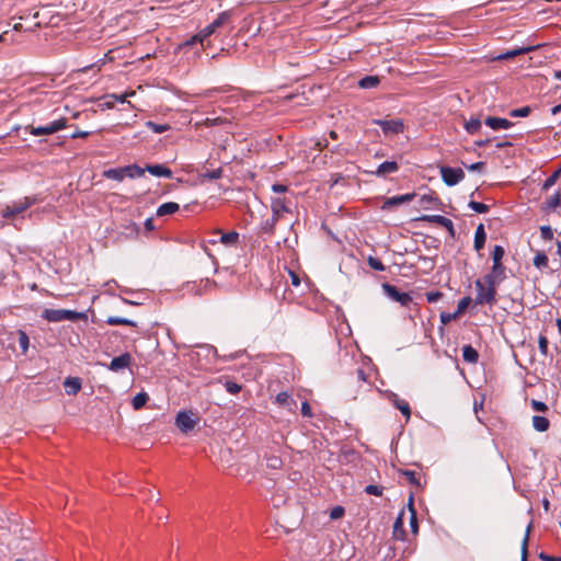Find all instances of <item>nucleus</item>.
<instances>
[{
    "label": "nucleus",
    "instance_id": "nucleus-25",
    "mask_svg": "<svg viewBox=\"0 0 561 561\" xmlns=\"http://www.w3.org/2000/svg\"><path fill=\"white\" fill-rule=\"evenodd\" d=\"M403 516H404V511H401L400 514L398 515L394 524H393V538L397 539V540H403L404 539V529H403Z\"/></svg>",
    "mask_w": 561,
    "mask_h": 561
},
{
    "label": "nucleus",
    "instance_id": "nucleus-47",
    "mask_svg": "<svg viewBox=\"0 0 561 561\" xmlns=\"http://www.w3.org/2000/svg\"><path fill=\"white\" fill-rule=\"evenodd\" d=\"M560 173H561V168L556 170L549 178L546 179L542 188L548 190L550 186L554 185Z\"/></svg>",
    "mask_w": 561,
    "mask_h": 561
},
{
    "label": "nucleus",
    "instance_id": "nucleus-28",
    "mask_svg": "<svg viewBox=\"0 0 561 561\" xmlns=\"http://www.w3.org/2000/svg\"><path fill=\"white\" fill-rule=\"evenodd\" d=\"M180 206L178 203L168 202L160 205L157 209V216L162 217L165 215H172L179 210Z\"/></svg>",
    "mask_w": 561,
    "mask_h": 561
},
{
    "label": "nucleus",
    "instance_id": "nucleus-3",
    "mask_svg": "<svg viewBox=\"0 0 561 561\" xmlns=\"http://www.w3.org/2000/svg\"><path fill=\"white\" fill-rule=\"evenodd\" d=\"M477 296L476 302L479 305L488 304L493 305L495 302V285H486L480 279H477L476 283Z\"/></svg>",
    "mask_w": 561,
    "mask_h": 561
},
{
    "label": "nucleus",
    "instance_id": "nucleus-56",
    "mask_svg": "<svg viewBox=\"0 0 561 561\" xmlns=\"http://www.w3.org/2000/svg\"><path fill=\"white\" fill-rule=\"evenodd\" d=\"M221 175H222L221 168H217L215 170L207 171L206 173H204V178L209 179V180H218L221 178Z\"/></svg>",
    "mask_w": 561,
    "mask_h": 561
},
{
    "label": "nucleus",
    "instance_id": "nucleus-30",
    "mask_svg": "<svg viewBox=\"0 0 561 561\" xmlns=\"http://www.w3.org/2000/svg\"><path fill=\"white\" fill-rule=\"evenodd\" d=\"M126 178L136 179L141 178L145 174L146 168H140L137 164H129L125 167Z\"/></svg>",
    "mask_w": 561,
    "mask_h": 561
},
{
    "label": "nucleus",
    "instance_id": "nucleus-27",
    "mask_svg": "<svg viewBox=\"0 0 561 561\" xmlns=\"http://www.w3.org/2000/svg\"><path fill=\"white\" fill-rule=\"evenodd\" d=\"M462 358L467 363L476 364L479 359V353L473 346L465 345L462 347Z\"/></svg>",
    "mask_w": 561,
    "mask_h": 561
},
{
    "label": "nucleus",
    "instance_id": "nucleus-45",
    "mask_svg": "<svg viewBox=\"0 0 561 561\" xmlns=\"http://www.w3.org/2000/svg\"><path fill=\"white\" fill-rule=\"evenodd\" d=\"M531 112L529 106H523L519 108L512 110L510 112V116L512 117H527Z\"/></svg>",
    "mask_w": 561,
    "mask_h": 561
},
{
    "label": "nucleus",
    "instance_id": "nucleus-38",
    "mask_svg": "<svg viewBox=\"0 0 561 561\" xmlns=\"http://www.w3.org/2000/svg\"><path fill=\"white\" fill-rule=\"evenodd\" d=\"M146 126L154 134H162L170 129V126L168 124H157L151 121L146 122Z\"/></svg>",
    "mask_w": 561,
    "mask_h": 561
},
{
    "label": "nucleus",
    "instance_id": "nucleus-14",
    "mask_svg": "<svg viewBox=\"0 0 561 561\" xmlns=\"http://www.w3.org/2000/svg\"><path fill=\"white\" fill-rule=\"evenodd\" d=\"M414 196H415L414 193H408V194H403V195H397V196L388 197L383 202V204L381 206V209L385 210V209H389V208L399 206L401 204L409 203V202H411L414 198Z\"/></svg>",
    "mask_w": 561,
    "mask_h": 561
},
{
    "label": "nucleus",
    "instance_id": "nucleus-41",
    "mask_svg": "<svg viewBox=\"0 0 561 561\" xmlns=\"http://www.w3.org/2000/svg\"><path fill=\"white\" fill-rule=\"evenodd\" d=\"M367 264L370 268L378 271V272H383L386 270V266L383 265V263L378 257H375L371 255L368 256Z\"/></svg>",
    "mask_w": 561,
    "mask_h": 561
},
{
    "label": "nucleus",
    "instance_id": "nucleus-43",
    "mask_svg": "<svg viewBox=\"0 0 561 561\" xmlns=\"http://www.w3.org/2000/svg\"><path fill=\"white\" fill-rule=\"evenodd\" d=\"M534 265L537 268H543L548 265V256L543 252H539L534 257Z\"/></svg>",
    "mask_w": 561,
    "mask_h": 561
},
{
    "label": "nucleus",
    "instance_id": "nucleus-55",
    "mask_svg": "<svg viewBox=\"0 0 561 561\" xmlns=\"http://www.w3.org/2000/svg\"><path fill=\"white\" fill-rule=\"evenodd\" d=\"M530 404H531V408L537 411V412H546L548 411V405L542 402V401H538V400H535L533 399L530 401Z\"/></svg>",
    "mask_w": 561,
    "mask_h": 561
},
{
    "label": "nucleus",
    "instance_id": "nucleus-48",
    "mask_svg": "<svg viewBox=\"0 0 561 561\" xmlns=\"http://www.w3.org/2000/svg\"><path fill=\"white\" fill-rule=\"evenodd\" d=\"M530 528H531V524L528 525L527 529H526V534H525V537L523 539V545H522V561H526L527 560V543H528V538H529V531H530Z\"/></svg>",
    "mask_w": 561,
    "mask_h": 561
},
{
    "label": "nucleus",
    "instance_id": "nucleus-44",
    "mask_svg": "<svg viewBox=\"0 0 561 561\" xmlns=\"http://www.w3.org/2000/svg\"><path fill=\"white\" fill-rule=\"evenodd\" d=\"M504 248L502 245H495L492 251V260L495 264H502V259L504 256Z\"/></svg>",
    "mask_w": 561,
    "mask_h": 561
},
{
    "label": "nucleus",
    "instance_id": "nucleus-34",
    "mask_svg": "<svg viewBox=\"0 0 561 561\" xmlns=\"http://www.w3.org/2000/svg\"><path fill=\"white\" fill-rule=\"evenodd\" d=\"M465 128L469 134L473 135L480 130L481 121L479 118L471 117L468 122H466Z\"/></svg>",
    "mask_w": 561,
    "mask_h": 561
},
{
    "label": "nucleus",
    "instance_id": "nucleus-20",
    "mask_svg": "<svg viewBox=\"0 0 561 561\" xmlns=\"http://www.w3.org/2000/svg\"><path fill=\"white\" fill-rule=\"evenodd\" d=\"M485 125H488L490 128L494 129V130H497V129H507L510 128L513 124L512 122H510L508 119L506 118H502V117H488L485 119Z\"/></svg>",
    "mask_w": 561,
    "mask_h": 561
},
{
    "label": "nucleus",
    "instance_id": "nucleus-35",
    "mask_svg": "<svg viewBox=\"0 0 561 561\" xmlns=\"http://www.w3.org/2000/svg\"><path fill=\"white\" fill-rule=\"evenodd\" d=\"M561 204V191L556 192L546 202L547 209H556Z\"/></svg>",
    "mask_w": 561,
    "mask_h": 561
},
{
    "label": "nucleus",
    "instance_id": "nucleus-46",
    "mask_svg": "<svg viewBox=\"0 0 561 561\" xmlns=\"http://www.w3.org/2000/svg\"><path fill=\"white\" fill-rule=\"evenodd\" d=\"M412 501H413V497L410 496V500H409V507H410V511H411L410 525H411L412 530L414 533H416L417 531V519H416V513H415V510L413 507Z\"/></svg>",
    "mask_w": 561,
    "mask_h": 561
},
{
    "label": "nucleus",
    "instance_id": "nucleus-37",
    "mask_svg": "<svg viewBox=\"0 0 561 561\" xmlns=\"http://www.w3.org/2000/svg\"><path fill=\"white\" fill-rule=\"evenodd\" d=\"M399 473L403 476L410 484L416 486L420 485V479L417 478L416 472L412 470H400Z\"/></svg>",
    "mask_w": 561,
    "mask_h": 561
},
{
    "label": "nucleus",
    "instance_id": "nucleus-62",
    "mask_svg": "<svg viewBox=\"0 0 561 561\" xmlns=\"http://www.w3.org/2000/svg\"><path fill=\"white\" fill-rule=\"evenodd\" d=\"M288 187L284 184L275 183L272 185V191L277 194L287 192Z\"/></svg>",
    "mask_w": 561,
    "mask_h": 561
},
{
    "label": "nucleus",
    "instance_id": "nucleus-12",
    "mask_svg": "<svg viewBox=\"0 0 561 561\" xmlns=\"http://www.w3.org/2000/svg\"><path fill=\"white\" fill-rule=\"evenodd\" d=\"M504 277V266L502 264L493 263L491 272L484 277V283L486 285L496 286L500 282L503 280Z\"/></svg>",
    "mask_w": 561,
    "mask_h": 561
},
{
    "label": "nucleus",
    "instance_id": "nucleus-31",
    "mask_svg": "<svg viewBox=\"0 0 561 561\" xmlns=\"http://www.w3.org/2000/svg\"><path fill=\"white\" fill-rule=\"evenodd\" d=\"M380 80L377 76H366L362 78L358 82V85L362 89H371L376 88L379 84Z\"/></svg>",
    "mask_w": 561,
    "mask_h": 561
},
{
    "label": "nucleus",
    "instance_id": "nucleus-7",
    "mask_svg": "<svg viewBox=\"0 0 561 561\" xmlns=\"http://www.w3.org/2000/svg\"><path fill=\"white\" fill-rule=\"evenodd\" d=\"M440 175L447 186H455L465 178L462 169L451 167H442Z\"/></svg>",
    "mask_w": 561,
    "mask_h": 561
},
{
    "label": "nucleus",
    "instance_id": "nucleus-21",
    "mask_svg": "<svg viewBox=\"0 0 561 561\" xmlns=\"http://www.w3.org/2000/svg\"><path fill=\"white\" fill-rule=\"evenodd\" d=\"M391 402L398 410L401 411V413L405 416V420L409 421L411 417V409L409 403L405 400L400 399L396 393H392Z\"/></svg>",
    "mask_w": 561,
    "mask_h": 561
},
{
    "label": "nucleus",
    "instance_id": "nucleus-49",
    "mask_svg": "<svg viewBox=\"0 0 561 561\" xmlns=\"http://www.w3.org/2000/svg\"><path fill=\"white\" fill-rule=\"evenodd\" d=\"M540 236L545 241H551L553 239L552 228L550 226H541Z\"/></svg>",
    "mask_w": 561,
    "mask_h": 561
},
{
    "label": "nucleus",
    "instance_id": "nucleus-50",
    "mask_svg": "<svg viewBox=\"0 0 561 561\" xmlns=\"http://www.w3.org/2000/svg\"><path fill=\"white\" fill-rule=\"evenodd\" d=\"M548 339L545 335H539L538 339V346L541 355L547 356L548 355Z\"/></svg>",
    "mask_w": 561,
    "mask_h": 561
},
{
    "label": "nucleus",
    "instance_id": "nucleus-32",
    "mask_svg": "<svg viewBox=\"0 0 561 561\" xmlns=\"http://www.w3.org/2000/svg\"><path fill=\"white\" fill-rule=\"evenodd\" d=\"M106 323L110 325H129V327H136L137 323L130 319L122 318V317H108L106 319Z\"/></svg>",
    "mask_w": 561,
    "mask_h": 561
},
{
    "label": "nucleus",
    "instance_id": "nucleus-39",
    "mask_svg": "<svg viewBox=\"0 0 561 561\" xmlns=\"http://www.w3.org/2000/svg\"><path fill=\"white\" fill-rule=\"evenodd\" d=\"M62 316H64V321H66V320L77 321V320L85 318V314L83 312H78V311L68 310V309H64Z\"/></svg>",
    "mask_w": 561,
    "mask_h": 561
},
{
    "label": "nucleus",
    "instance_id": "nucleus-61",
    "mask_svg": "<svg viewBox=\"0 0 561 561\" xmlns=\"http://www.w3.org/2000/svg\"><path fill=\"white\" fill-rule=\"evenodd\" d=\"M225 122H226V119L220 118V117H215V118L207 117V118H206V125H207V126L221 125V124H224Z\"/></svg>",
    "mask_w": 561,
    "mask_h": 561
},
{
    "label": "nucleus",
    "instance_id": "nucleus-57",
    "mask_svg": "<svg viewBox=\"0 0 561 561\" xmlns=\"http://www.w3.org/2000/svg\"><path fill=\"white\" fill-rule=\"evenodd\" d=\"M344 513H345L344 507L337 505L331 510L330 517H331V519H339V518L343 517Z\"/></svg>",
    "mask_w": 561,
    "mask_h": 561
},
{
    "label": "nucleus",
    "instance_id": "nucleus-33",
    "mask_svg": "<svg viewBox=\"0 0 561 561\" xmlns=\"http://www.w3.org/2000/svg\"><path fill=\"white\" fill-rule=\"evenodd\" d=\"M148 399L149 397L146 392H139L133 398L131 405L135 410H139L147 403Z\"/></svg>",
    "mask_w": 561,
    "mask_h": 561
},
{
    "label": "nucleus",
    "instance_id": "nucleus-22",
    "mask_svg": "<svg viewBox=\"0 0 561 561\" xmlns=\"http://www.w3.org/2000/svg\"><path fill=\"white\" fill-rule=\"evenodd\" d=\"M485 240H486V233L484 230V226L482 224H480L477 227L476 232H474V241H473L474 250L479 252L481 249H483V247L485 244Z\"/></svg>",
    "mask_w": 561,
    "mask_h": 561
},
{
    "label": "nucleus",
    "instance_id": "nucleus-8",
    "mask_svg": "<svg viewBox=\"0 0 561 561\" xmlns=\"http://www.w3.org/2000/svg\"><path fill=\"white\" fill-rule=\"evenodd\" d=\"M374 124L378 125L386 135H397L402 133L404 129V125L401 119H374Z\"/></svg>",
    "mask_w": 561,
    "mask_h": 561
},
{
    "label": "nucleus",
    "instance_id": "nucleus-16",
    "mask_svg": "<svg viewBox=\"0 0 561 561\" xmlns=\"http://www.w3.org/2000/svg\"><path fill=\"white\" fill-rule=\"evenodd\" d=\"M399 170V164L396 161H385L380 163L374 175L378 178H385L387 174L396 173Z\"/></svg>",
    "mask_w": 561,
    "mask_h": 561
},
{
    "label": "nucleus",
    "instance_id": "nucleus-10",
    "mask_svg": "<svg viewBox=\"0 0 561 561\" xmlns=\"http://www.w3.org/2000/svg\"><path fill=\"white\" fill-rule=\"evenodd\" d=\"M215 286L216 282L210 280L209 278H205L202 279L198 284H187V291L193 293L195 296H202L209 291Z\"/></svg>",
    "mask_w": 561,
    "mask_h": 561
},
{
    "label": "nucleus",
    "instance_id": "nucleus-17",
    "mask_svg": "<svg viewBox=\"0 0 561 561\" xmlns=\"http://www.w3.org/2000/svg\"><path fill=\"white\" fill-rule=\"evenodd\" d=\"M146 171L158 178H172V170L164 164H148Z\"/></svg>",
    "mask_w": 561,
    "mask_h": 561
},
{
    "label": "nucleus",
    "instance_id": "nucleus-26",
    "mask_svg": "<svg viewBox=\"0 0 561 561\" xmlns=\"http://www.w3.org/2000/svg\"><path fill=\"white\" fill-rule=\"evenodd\" d=\"M67 394H76L81 389V381L77 377H68L64 382Z\"/></svg>",
    "mask_w": 561,
    "mask_h": 561
},
{
    "label": "nucleus",
    "instance_id": "nucleus-23",
    "mask_svg": "<svg viewBox=\"0 0 561 561\" xmlns=\"http://www.w3.org/2000/svg\"><path fill=\"white\" fill-rule=\"evenodd\" d=\"M105 179L122 182L126 178L125 167L107 169L102 174Z\"/></svg>",
    "mask_w": 561,
    "mask_h": 561
},
{
    "label": "nucleus",
    "instance_id": "nucleus-13",
    "mask_svg": "<svg viewBox=\"0 0 561 561\" xmlns=\"http://www.w3.org/2000/svg\"><path fill=\"white\" fill-rule=\"evenodd\" d=\"M39 12L36 11L32 15V23L23 24L22 22L14 23L12 30L15 32H35L42 26V22L38 20Z\"/></svg>",
    "mask_w": 561,
    "mask_h": 561
},
{
    "label": "nucleus",
    "instance_id": "nucleus-42",
    "mask_svg": "<svg viewBox=\"0 0 561 561\" xmlns=\"http://www.w3.org/2000/svg\"><path fill=\"white\" fill-rule=\"evenodd\" d=\"M468 206L478 214H485L489 211V206L480 202L470 201Z\"/></svg>",
    "mask_w": 561,
    "mask_h": 561
},
{
    "label": "nucleus",
    "instance_id": "nucleus-18",
    "mask_svg": "<svg viewBox=\"0 0 561 561\" xmlns=\"http://www.w3.org/2000/svg\"><path fill=\"white\" fill-rule=\"evenodd\" d=\"M215 233L219 234L218 241L226 247H234L239 242V233L237 231L224 233L221 230H217Z\"/></svg>",
    "mask_w": 561,
    "mask_h": 561
},
{
    "label": "nucleus",
    "instance_id": "nucleus-19",
    "mask_svg": "<svg viewBox=\"0 0 561 561\" xmlns=\"http://www.w3.org/2000/svg\"><path fill=\"white\" fill-rule=\"evenodd\" d=\"M534 49H535L534 46H527V47H519V48H515V49H510V50H506L505 53H502L499 56H496L495 59L496 60H507V59L514 58L516 56L529 53V51H531Z\"/></svg>",
    "mask_w": 561,
    "mask_h": 561
},
{
    "label": "nucleus",
    "instance_id": "nucleus-9",
    "mask_svg": "<svg viewBox=\"0 0 561 561\" xmlns=\"http://www.w3.org/2000/svg\"><path fill=\"white\" fill-rule=\"evenodd\" d=\"M420 220L426 221L430 224H436L447 229L450 237H455V228L453 221L442 215H423L420 217Z\"/></svg>",
    "mask_w": 561,
    "mask_h": 561
},
{
    "label": "nucleus",
    "instance_id": "nucleus-29",
    "mask_svg": "<svg viewBox=\"0 0 561 561\" xmlns=\"http://www.w3.org/2000/svg\"><path fill=\"white\" fill-rule=\"evenodd\" d=\"M531 422L534 430L537 432H546L549 430L550 422L546 416L534 415Z\"/></svg>",
    "mask_w": 561,
    "mask_h": 561
},
{
    "label": "nucleus",
    "instance_id": "nucleus-54",
    "mask_svg": "<svg viewBox=\"0 0 561 561\" xmlns=\"http://www.w3.org/2000/svg\"><path fill=\"white\" fill-rule=\"evenodd\" d=\"M425 295H426V300H427L430 304L437 302V301L443 297V293H442V291H438V290H435V291H428V293H426Z\"/></svg>",
    "mask_w": 561,
    "mask_h": 561
},
{
    "label": "nucleus",
    "instance_id": "nucleus-64",
    "mask_svg": "<svg viewBox=\"0 0 561 561\" xmlns=\"http://www.w3.org/2000/svg\"><path fill=\"white\" fill-rule=\"evenodd\" d=\"M540 560L542 561H561V557L557 556H549L543 552L539 554Z\"/></svg>",
    "mask_w": 561,
    "mask_h": 561
},
{
    "label": "nucleus",
    "instance_id": "nucleus-53",
    "mask_svg": "<svg viewBox=\"0 0 561 561\" xmlns=\"http://www.w3.org/2000/svg\"><path fill=\"white\" fill-rule=\"evenodd\" d=\"M365 492L369 495L380 496L382 494V488L375 484H368L365 488Z\"/></svg>",
    "mask_w": 561,
    "mask_h": 561
},
{
    "label": "nucleus",
    "instance_id": "nucleus-58",
    "mask_svg": "<svg viewBox=\"0 0 561 561\" xmlns=\"http://www.w3.org/2000/svg\"><path fill=\"white\" fill-rule=\"evenodd\" d=\"M458 316L456 312L454 313H448V312H442L440 313V322L443 324H447L449 323L451 320L456 319Z\"/></svg>",
    "mask_w": 561,
    "mask_h": 561
},
{
    "label": "nucleus",
    "instance_id": "nucleus-60",
    "mask_svg": "<svg viewBox=\"0 0 561 561\" xmlns=\"http://www.w3.org/2000/svg\"><path fill=\"white\" fill-rule=\"evenodd\" d=\"M267 466L272 469H277L282 466L280 458L273 456L267 459Z\"/></svg>",
    "mask_w": 561,
    "mask_h": 561
},
{
    "label": "nucleus",
    "instance_id": "nucleus-5",
    "mask_svg": "<svg viewBox=\"0 0 561 561\" xmlns=\"http://www.w3.org/2000/svg\"><path fill=\"white\" fill-rule=\"evenodd\" d=\"M197 422L198 419L192 411H180L175 417V425L183 433L191 432Z\"/></svg>",
    "mask_w": 561,
    "mask_h": 561
},
{
    "label": "nucleus",
    "instance_id": "nucleus-1",
    "mask_svg": "<svg viewBox=\"0 0 561 561\" xmlns=\"http://www.w3.org/2000/svg\"><path fill=\"white\" fill-rule=\"evenodd\" d=\"M231 18H232V11L227 10V11L220 12L210 24H208L203 30H201L196 35L192 36L191 39L186 41L185 45H194L197 42L203 44L207 37L213 35L218 27L228 23L231 20Z\"/></svg>",
    "mask_w": 561,
    "mask_h": 561
},
{
    "label": "nucleus",
    "instance_id": "nucleus-6",
    "mask_svg": "<svg viewBox=\"0 0 561 561\" xmlns=\"http://www.w3.org/2000/svg\"><path fill=\"white\" fill-rule=\"evenodd\" d=\"M383 294L391 300L399 302L401 306L407 307L412 301V297L408 293H401L398 288L389 283L381 285Z\"/></svg>",
    "mask_w": 561,
    "mask_h": 561
},
{
    "label": "nucleus",
    "instance_id": "nucleus-63",
    "mask_svg": "<svg viewBox=\"0 0 561 561\" xmlns=\"http://www.w3.org/2000/svg\"><path fill=\"white\" fill-rule=\"evenodd\" d=\"M301 413L304 416H308V417H310L312 415L311 407L309 405V403L307 401L302 402V404H301Z\"/></svg>",
    "mask_w": 561,
    "mask_h": 561
},
{
    "label": "nucleus",
    "instance_id": "nucleus-15",
    "mask_svg": "<svg viewBox=\"0 0 561 561\" xmlns=\"http://www.w3.org/2000/svg\"><path fill=\"white\" fill-rule=\"evenodd\" d=\"M271 209L274 220H278L283 213H289L286 199L280 197L272 198Z\"/></svg>",
    "mask_w": 561,
    "mask_h": 561
},
{
    "label": "nucleus",
    "instance_id": "nucleus-2",
    "mask_svg": "<svg viewBox=\"0 0 561 561\" xmlns=\"http://www.w3.org/2000/svg\"><path fill=\"white\" fill-rule=\"evenodd\" d=\"M41 199L37 196H25L22 199L14 202L12 205H8L2 210V217L4 219H11L14 216L22 214L31 206L37 204Z\"/></svg>",
    "mask_w": 561,
    "mask_h": 561
},
{
    "label": "nucleus",
    "instance_id": "nucleus-36",
    "mask_svg": "<svg viewBox=\"0 0 561 561\" xmlns=\"http://www.w3.org/2000/svg\"><path fill=\"white\" fill-rule=\"evenodd\" d=\"M18 335H19L18 341H19L20 348H21L22 353L25 354L28 351V346H30L28 335L26 334L25 331H22V330H20L18 332Z\"/></svg>",
    "mask_w": 561,
    "mask_h": 561
},
{
    "label": "nucleus",
    "instance_id": "nucleus-40",
    "mask_svg": "<svg viewBox=\"0 0 561 561\" xmlns=\"http://www.w3.org/2000/svg\"><path fill=\"white\" fill-rule=\"evenodd\" d=\"M275 400L278 404L284 405V407H289L291 403H295V401L293 400L290 394L286 391L279 392L276 396Z\"/></svg>",
    "mask_w": 561,
    "mask_h": 561
},
{
    "label": "nucleus",
    "instance_id": "nucleus-4",
    "mask_svg": "<svg viewBox=\"0 0 561 561\" xmlns=\"http://www.w3.org/2000/svg\"><path fill=\"white\" fill-rule=\"evenodd\" d=\"M66 127V119L59 118L45 126H27L26 130L33 136L51 135Z\"/></svg>",
    "mask_w": 561,
    "mask_h": 561
},
{
    "label": "nucleus",
    "instance_id": "nucleus-24",
    "mask_svg": "<svg viewBox=\"0 0 561 561\" xmlns=\"http://www.w3.org/2000/svg\"><path fill=\"white\" fill-rule=\"evenodd\" d=\"M62 312L64 309H45L41 317L48 322H61L64 321Z\"/></svg>",
    "mask_w": 561,
    "mask_h": 561
},
{
    "label": "nucleus",
    "instance_id": "nucleus-59",
    "mask_svg": "<svg viewBox=\"0 0 561 561\" xmlns=\"http://www.w3.org/2000/svg\"><path fill=\"white\" fill-rule=\"evenodd\" d=\"M277 221H278V220H274V216H272V218H271V219H267V220L264 222V225H263V230H264L265 232H270V233H271V232H273L274 227H275V225H276V222H277Z\"/></svg>",
    "mask_w": 561,
    "mask_h": 561
},
{
    "label": "nucleus",
    "instance_id": "nucleus-52",
    "mask_svg": "<svg viewBox=\"0 0 561 561\" xmlns=\"http://www.w3.org/2000/svg\"><path fill=\"white\" fill-rule=\"evenodd\" d=\"M470 301H471L470 297H463L462 299L459 300L457 310L455 311L457 313V316L462 313L468 308Z\"/></svg>",
    "mask_w": 561,
    "mask_h": 561
},
{
    "label": "nucleus",
    "instance_id": "nucleus-11",
    "mask_svg": "<svg viewBox=\"0 0 561 561\" xmlns=\"http://www.w3.org/2000/svg\"><path fill=\"white\" fill-rule=\"evenodd\" d=\"M131 364V355L129 353H123L117 357H114L107 365V368L112 371H119L126 369Z\"/></svg>",
    "mask_w": 561,
    "mask_h": 561
},
{
    "label": "nucleus",
    "instance_id": "nucleus-51",
    "mask_svg": "<svg viewBox=\"0 0 561 561\" xmlns=\"http://www.w3.org/2000/svg\"><path fill=\"white\" fill-rule=\"evenodd\" d=\"M225 389L231 393V394H236L238 393L240 390H241V386L234 381H231V380H227L225 382Z\"/></svg>",
    "mask_w": 561,
    "mask_h": 561
}]
</instances>
